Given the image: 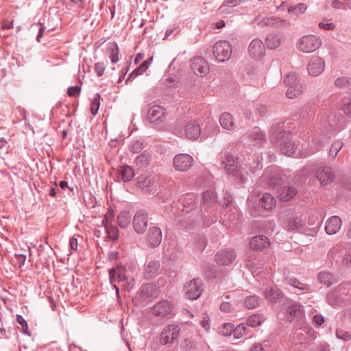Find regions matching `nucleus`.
Listing matches in <instances>:
<instances>
[{
    "label": "nucleus",
    "mask_w": 351,
    "mask_h": 351,
    "mask_svg": "<svg viewBox=\"0 0 351 351\" xmlns=\"http://www.w3.org/2000/svg\"><path fill=\"white\" fill-rule=\"evenodd\" d=\"M247 327L245 326L244 324H239L236 328L234 329V337L235 339H239L241 337H243L244 335L247 333Z\"/></svg>",
    "instance_id": "52"
},
{
    "label": "nucleus",
    "mask_w": 351,
    "mask_h": 351,
    "mask_svg": "<svg viewBox=\"0 0 351 351\" xmlns=\"http://www.w3.org/2000/svg\"><path fill=\"white\" fill-rule=\"evenodd\" d=\"M298 191L293 186H282L278 191L279 199L283 202L292 199L297 194Z\"/></svg>",
    "instance_id": "28"
},
{
    "label": "nucleus",
    "mask_w": 351,
    "mask_h": 351,
    "mask_svg": "<svg viewBox=\"0 0 351 351\" xmlns=\"http://www.w3.org/2000/svg\"><path fill=\"white\" fill-rule=\"evenodd\" d=\"M148 69V61H144L139 66L135 69L128 76L126 83L142 75Z\"/></svg>",
    "instance_id": "39"
},
{
    "label": "nucleus",
    "mask_w": 351,
    "mask_h": 351,
    "mask_svg": "<svg viewBox=\"0 0 351 351\" xmlns=\"http://www.w3.org/2000/svg\"><path fill=\"white\" fill-rule=\"evenodd\" d=\"M149 223V214L144 209H140L136 212L133 217L132 225L134 231L139 234L145 232Z\"/></svg>",
    "instance_id": "4"
},
{
    "label": "nucleus",
    "mask_w": 351,
    "mask_h": 351,
    "mask_svg": "<svg viewBox=\"0 0 351 351\" xmlns=\"http://www.w3.org/2000/svg\"><path fill=\"white\" fill-rule=\"evenodd\" d=\"M336 335L339 339H341L344 341H348L351 338V335L349 332H344L342 330H337Z\"/></svg>",
    "instance_id": "64"
},
{
    "label": "nucleus",
    "mask_w": 351,
    "mask_h": 351,
    "mask_svg": "<svg viewBox=\"0 0 351 351\" xmlns=\"http://www.w3.org/2000/svg\"><path fill=\"white\" fill-rule=\"evenodd\" d=\"M265 317L260 314H254L250 315L247 320V325L251 327H257L261 326L265 321Z\"/></svg>",
    "instance_id": "41"
},
{
    "label": "nucleus",
    "mask_w": 351,
    "mask_h": 351,
    "mask_svg": "<svg viewBox=\"0 0 351 351\" xmlns=\"http://www.w3.org/2000/svg\"><path fill=\"white\" fill-rule=\"evenodd\" d=\"M335 85L339 88L349 90L351 86V78L347 77H338L335 81Z\"/></svg>",
    "instance_id": "46"
},
{
    "label": "nucleus",
    "mask_w": 351,
    "mask_h": 351,
    "mask_svg": "<svg viewBox=\"0 0 351 351\" xmlns=\"http://www.w3.org/2000/svg\"><path fill=\"white\" fill-rule=\"evenodd\" d=\"M342 264L346 267L351 266V247L346 250V254L342 259Z\"/></svg>",
    "instance_id": "61"
},
{
    "label": "nucleus",
    "mask_w": 351,
    "mask_h": 351,
    "mask_svg": "<svg viewBox=\"0 0 351 351\" xmlns=\"http://www.w3.org/2000/svg\"><path fill=\"white\" fill-rule=\"evenodd\" d=\"M236 258V253L232 249H225L215 254V261L219 265H229Z\"/></svg>",
    "instance_id": "15"
},
{
    "label": "nucleus",
    "mask_w": 351,
    "mask_h": 351,
    "mask_svg": "<svg viewBox=\"0 0 351 351\" xmlns=\"http://www.w3.org/2000/svg\"><path fill=\"white\" fill-rule=\"evenodd\" d=\"M120 174L122 180L125 182H130L134 177V171L133 169L128 165L121 167Z\"/></svg>",
    "instance_id": "42"
},
{
    "label": "nucleus",
    "mask_w": 351,
    "mask_h": 351,
    "mask_svg": "<svg viewBox=\"0 0 351 351\" xmlns=\"http://www.w3.org/2000/svg\"><path fill=\"white\" fill-rule=\"evenodd\" d=\"M106 66L103 62H97L95 64V70L98 76H102L104 73Z\"/></svg>",
    "instance_id": "63"
},
{
    "label": "nucleus",
    "mask_w": 351,
    "mask_h": 351,
    "mask_svg": "<svg viewBox=\"0 0 351 351\" xmlns=\"http://www.w3.org/2000/svg\"><path fill=\"white\" fill-rule=\"evenodd\" d=\"M117 222L122 228H126L130 223V217L127 211L121 212L117 217Z\"/></svg>",
    "instance_id": "45"
},
{
    "label": "nucleus",
    "mask_w": 351,
    "mask_h": 351,
    "mask_svg": "<svg viewBox=\"0 0 351 351\" xmlns=\"http://www.w3.org/2000/svg\"><path fill=\"white\" fill-rule=\"evenodd\" d=\"M81 87L79 86H70L67 89V94L69 97H75L80 95Z\"/></svg>",
    "instance_id": "62"
},
{
    "label": "nucleus",
    "mask_w": 351,
    "mask_h": 351,
    "mask_svg": "<svg viewBox=\"0 0 351 351\" xmlns=\"http://www.w3.org/2000/svg\"><path fill=\"white\" fill-rule=\"evenodd\" d=\"M303 317V309L300 304L293 303L289 306L287 311V319L289 322L302 321Z\"/></svg>",
    "instance_id": "21"
},
{
    "label": "nucleus",
    "mask_w": 351,
    "mask_h": 351,
    "mask_svg": "<svg viewBox=\"0 0 351 351\" xmlns=\"http://www.w3.org/2000/svg\"><path fill=\"white\" fill-rule=\"evenodd\" d=\"M260 204L265 210H269L275 206L276 200L271 194L265 193L260 199Z\"/></svg>",
    "instance_id": "35"
},
{
    "label": "nucleus",
    "mask_w": 351,
    "mask_h": 351,
    "mask_svg": "<svg viewBox=\"0 0 351 351\" xmlns=\"http://www.w3.org/2000/svg\"><path fill=\"white\" fill-rule=\"evenodd\" d=\"M342 226V221L338 216H332L327 219L325 226V230L329 235L336 234L339 231Z\"/></svg>",
    "instance_id": "22"
},
{
    "label": "nucleus",
    "mask_w": 351,
    "mask_h": 351,
    "mask_svg": "<svg viewBox=\"0 0 351 351\" xmlns=\"http://www.w3.org/2000/svg\"><path fill=\"white\" fill-rule=\"evenodd\" d=\"M108 220L107 216H105V219L103 220V223H104L106 232L108 234V237L113 241H116L119 239V230L117 227L114 226H108L107 224L105 223Z\"/></svg>",
    "instance_id": "44"
},
{
    "label": "nucleus",
    "mask_w": 351,
    "mask_h": 351,
    "mask_svg": "<svg viewBox=\"0 0 351 351\" xmlns=\"http://www.w3.org/2000/svg\"><path fill=\"white\" fill-rule=\"evenodd\" d=\"M16 320L21 326V332L30 337L31 332L28 329V325L26 320L21 315H16Z\"/></svg>",
    "instance_id": "51"
},
{
    "label": "nucleus",
    "mask_w": 351,
    "mask_h": 351,
    "mask_svg": "<svg viewBox=\"0 0 351 351\" xmlns=\"http://www.w3.org/2000/svg\"><path fill=\"white\" fill-rule=\"evenodd\" d=\"M248 52L251 58L260 60L265 55V47L259 38H254L251 41L248 47Z\"/></svg>",
    "instance_id": "11"
},
{
    "label": "nucleus",
    "mask_w": 351,
    "mask_h": 351,
    "mask_svg": "<svg viewBox=\"0 0 351 351\" xmlns=\"http://www.w3.org/2000/svg\"><path fill=\"white\" fill-rule=\"evenodd\" d=\"M137 186L142 189H148L150 186V180L145 177L140 176L138 178Z\"/></svg>",
    "instance_id": "58"
},
{
    "label": "nucleus",
    "mask_w": 351,
    "mask_h": 351,
    "mask_svg": "<svg viewBox=\"0 0 351 351\" xmlns=\"http://www.w3.org/2000/svg\"><path fill=\"white\" fill-rule=\"evenodd\" d=\"M125 269L122 266H117L115 268L110 270V282L113 283L115 281L124 282L127 278L125 276Z\"/></svg>",
    "instance_id": "29"
},
{
    "label": "nucleus",
    "mask_w": 351,
    "mask_h": 351,
    "mask_svg": "<svg viewBox=\"0 0 351 351\" xmlns=\"http://www.w3.org/2000/svg\"><path fill=\"white\" fill-rule=\"evenodd\" d=\"M285 84L289 87L291 85L298 83L299 82L297 80V75L295 73H289L284 80Z\"/></svg>",
    "instance_id": "59"
},
{
    "label": "nucleus",
    "mask_w": 351,
    "mask_h": 351,
    "mask_svg": "<svg viewBox=\"0 0 351 351\" xmlns=\"http://www.w3.org/2000/svg\"><path fill=\"white\" fill-rule=\"evenodd\" d=\"M337 119L339 121L336 114L324 115L320 118L321 126L327 133L337 132L342 129V127L339 125Z\"/></svg>",
    "instance_id": "10"
},
{
    "label": "nucleus",
    "mask_w": 351,
    "mask_h": 351,
    "mask_svg": "<svg viewBox=\"0 0 351 351\" xmlns=\"http://www.w3.org/2000/svg\"><path fill=\"white\" fill-rule=\"evenodd\" d=\"M245 1L246 0H226L223 5L220 7V9H222L226 6L234 8L242 3H244Z\"/></svg>",
    "instance_id": "60"
},
{
    "label": "nucleus",
    "mask_w": 351,
    "mask_h": 351,
    "mask_svg": "<svg viewBox=\"0 0 351 351\" xmlns=\"http://www.w3.org/2000/svg\"><path fill=\"white\" fill-rule=\"evenodd\" d=\"M341 288H338L331 291L327 294L326 298L328 304L332 306H339L341 304L343 300L341 297Z\"/></svg>",
    "instance_id": "32"
},
{
    "label": "nucleus",
    "mask_w": 351,
    "mask_h": 351,
    "mask_svg": "<svg viewBox=\"0 0 351 351\" xmlns=\"http://www.w3.org/2000/svg\"><path fill=\"white\" fill-rule=\"evenodd\" d=\"M193 162V159L190 155L180 154L174 157L173 165L178 171H186L191 167Z\"/></svg>",
    "instance_id": "12"
},
{
    "label": "nucleus",
    "mask_w": 351,
    "mask_h": 351,
    "mask_svg": "<svg viewBox=\"0 0 351 351\" xmlns=\"http://www.w3.org/2000/svg\"><path fill=\"white\" fill-rule=\"evenodd\" d=\"M109 45V50L110 51V60L112 63H116L119 61V49L118 45L115 43H110Z\"/></svg>",
    "instance_id": "47"
},
{
    "label": "nucleus",
    "mask_w": 351,
    "mask_h": 351,
    "mask_svg": "<svg viewBox=\"0 0 351 351\" xmlns=\"http://www.w3.org/2000/svg\"><path fill=\"white\" fill-rule=\"evenodd\" d=\"M100 106V95L97 93L91 102L90 112L93 115L98 112Z\"/></svg>",
    "instance_id": "53"
},
{
    "label": "nucleus",
    "mask_w": 351,
    "mask_h": 351,
    "mask_svg": "<svg viewBox=\"0 0 351 351\" xmlns=\"http://www.w3.org/2000/svg\"><path fill=\"white\" fill-rule=\"evenodd\" d=\"M162 233L161 229L156 226H152L147 230L145 240L149 247L152 248L158 247L162 241Z\"/></svg>",
    "instance_id": "8"
},
{
    "label": "nucleus",
    "mask_w": 351,
    "mask_h": 351,
    "mask_svg": "<svg viewBox=\"0 0 351 351\" xmlns=\"http://www.w3.org/2000/svg\"><path fill=\"white\" fill-rule=\"evenodd\" d=\"M231 53V45L226 40H219L213 46V54L219 62H224L228 60Z\"/></svg>",
    "instance_id": "5"
},
{
    "label": "nucleus",
    "mask_w": 351,
    "mask_h": 351,
    "mask_svg": "<svg viewBox=\"0 0 351 351\" xmlns=\"http://www.w3.org/2000/svg\"><path fill=\"white\" fill-rule=\"evenodd\" d=\"M261 302V298L256 295H249L245 299V306L249 309H254L258 307Z\"/></svg>",
    "instance_id": "40"
},
{
    "label": "nucleus",
    "mask_w": 351,
    "mask_h": 351,
    "mask_svg": "<svg viewBox=\"0 0 351 351\" xmlns=\"http://www.w3.org/2000/svg\"><path fill=\"white\" fill-rule=\"evenodd\" d=\"M234 326L231 323H226L221 328L220 333L225 337H228L234 333Z\"/></svg>",
    "instance_id": "54"
},
{
    "label": "nucleus",
    "mask_w": 351,
    "mask_h": 351,
    "mask_svg": "<svg viewBox=\"0 0 351 351\" xmlns=\"http://www.w3.org/2000/svg\"><path fill=\"white\" fill-rule=\"evenodd\" d=\"M306 8H307V7L305 4L299 3L295 6L289 7L288 9V12L290 14L299 16V15L303 14L306 11Z\"/></svg>",
    "instance_id": "49"
},
{
    "label": "nucleus",
    "mask_w": 351,
    "mask_h": 351,
    "mask_svg": "<svg viewBox=\"0 0 351 351\" xmlns=\"http://www.w3.org/2000/svg\"><path fill=\"white\" fill-rule=\"evenodd\" d=\"M271 141H275L279 146L281 153L291 156L295 153L296 147L292 141V134L290 132L282 129V126L278 124L272 125L270 129Z\"/></svg>",
    "instance_id": "1"
},
{
    "label": "nucleus",
    "mask_w": 351,
    "mask_h": 351,
    "mask_svg": "<svg viewBox=\"0 0 351 351\" xmlns=\"http://www.w3.org/2000/svg\"><path fill=\"white\" fill-rule=\"evenodd\" d=\"M343 146V143L337 141L334 142L329 150V155L332 157V158H335L337 154V153L339 152V150L341 149Z\"/></svg>",
    "instance_id": "55"
},
{
    "label": "nucleus",
    "mask_w": 351,
    "mask_h": 351,
    "mask_svg": "<svg viewBox=\"0 0 351 351\" xmlns=\"http://www.w3.org/2000/svg\"><path fill=\"white\" fill-rule=\"evenodd\" d=\"M216 197L215 193L212 191H206L202 194V199L204 204H212Z\"/></svg>",
    "instance_id": "57"
},
{
    "label": "nucleus",
    "mask_w": 351,
    "mask_h": 351,
    "mask_svg": "<svg viewBox=\"0 0 351 351\" xmlns=\"http://www.w3.org/2000/svg\"><path fill=\"white\" fill-rule=\"evenodd\" d=\"M219 122L221 127L225 130H232L235 128L233 117L232 114L228 112H223L220 116Z\"/></svg>",
    "instance_id": "34"
},
{
    "label": "nucleus",
    "mask_w": 351,
    "mask_h": 351,
    "mask_svg": "<svg viewBox=\"0 0 351 351\" xmlns=\"http://www.w3.org/2000/svg\"><path fill=\"white\" fill-rule=\"evenodd\" d=\"M265 298L271 302L275 303L282 298V291L276 286L267 287L264 291Z\"/></svg>",
    "instance_id": "27"
},
{
    "label": "nucleus",
    "mask_w": 351,
    "mask_h": 351,
    "mask_svg": "<svg viewBox=\"0 0 351 351\" xmlns=\"http://www.w3.org/2000/svg\"><path fill=\"white\" fill-rule=\"evenodd\" d=\"M255 254H252V252H250V254L247 255V257L245 258V262L247 267L252 271V274L255 273L256 270L263 265V264L257 261L255 258Z\"/></svg>",
    "instance_id": "36"
},
{
    "label": "nucleus",
    "mask_w": 351,
    "mask_h": 351,
    "mask_svg": "<svg viewBox=\"0 0 351 351\" xmlns=\"http://www.w3.org/2000/svg\"><path fill=\"white\" fill-rule=\"evenodd\" d=\"M180 332V328L176 324H170L165 326L160 336V342L162 345L173 343L178 339Z\"/></svg>",
    "instance_id": "6"
},
{
    "label": "nucleus",
    "mask_w": 351,
    "mask_h": 351,
    "mask_svg": "<svg viewBox=\"0 0 351 351\" xmlns=\"http://www.w3.org/2000/svg\"><path fill=\"white\" fill-rule=\"evenodd\" d=\"M224 157L225 158L222 160L221 163L223 165V167L226 173L228 174L236 176V173L238 172L239 158L234 156L230 152H227L224 153Z\"/></svg>",
    "instance_id": "13"
},
{
    "label": "nucleus",
    "mask_w": 351,
    "mask_h": 351,
    "mask_svg": "<svg viewBox=\"0 0 351 351\" xmlns=\"http://www.w3.org/2000/svg\"><path fill=\"white\" fill-rule=\"evenodd\" d=\"M196 197L193 194L188 195L180 199L182 204V211L184 213H189L197 207V202L195 201Z\"/></svg>",
    "instance_id": "30"
},
{
    "label": "nucleus",
    "mask_w": 351,
    "mask_h": 351,
    "mask_svg": "<svg viewBox=\"0 0 351 351\" xmlns=\"http://www.w3.org/2000/svg\"><path fill=\"white\" fill-rule=\"evenodd\" d=\"M173 311L172 304L167 300H162L156 304L152 308V313L156 317H165Z\"/></svg>",
    "instance_id": "17"
},
{
    "label": "nucleus",
    "mask_w": 351,
    "mask_h": 351,
    "mask_svg": "<svg viewBox=\"0 0 351 351\" xmlns=\"http://www.w3.org/2000/svg\"><path fill=\"white\" fill-rule=\"evenodd\" d=\"M316 178L322 185H326L333 181L335 173L331 167L324 166L317 170Z\"/></svg>",
    "instance_id": "18"
},
{
    "label": "nucleus",
    "mask_w": 351,
    "mask_h": 351,
    "mask_svg": "<svg viewBox=\"0 0 351 351\" xmlns=\"http://www.w3.org/2000/svg\"><path fill=\"white\" fill-rule=\"evenodd\" d=\"M147 117L151 123L158 125L165 118V109L158 105L154 106L148 110Z\"/></svg>",
    "instance_id": "14"
},
{
    "label": "nucleus",
    "mask_w": 351,
    "mask_h": 351,
    "mask_svg": "<svg viewBox=\"0 0 351 351\" xmlns=\"http://www.w3.org/2000/svg\"><path fill=\"white\" fill-rule=\"evenodd\" d=\"M302 92V85L300 82H298V83L294 84L293 85H291L288 88V89L286 92V95H287V97H289L290 99H293V98H295V97H298V95H300Z\"/></svg>",
    "instance_id": "37"
},
{
    "label": "nucleus",
    "mask_w": 351,
    "mask_h": 351,
    "mask_svg": "<svg viewBox=\"0 0 351 351\" xmlns=\"http://www.w3.org/2000/svg\"><path fill=\"white\" fill-rule=\"evenodd\" d=\"M143 148V143L140 140L132 142L130 145V151L135 154L141 152Z\"/></svg>",
    "instance_id": "56"
},
{
    "label": "nucleus",
    "mask_w": 351,
    "mask_h": 351,
    "mask_svg": "<svg viewBox=\"0 0 351 351\" xmlns=\"http://www.w3.org/2000/svg\"><path fill=\"white\" fill-rule=\"evenodd\" d=\"M254 22L261 27H270L274 28H282L289 27L290 25V22L289 21L275 16L267 17L259 15L254 19Z\"/></svg>",
    "instance_id": "3"
},
{
    "label": "nucleus",
    "mask_w": 351,
    "mask_h": 351,
    "mask_svg": "<svg viewBox=\"0 0 351 351\" xmlns=\"http://www.w3.org/2000/svg\"><path fill=\"white\" fill-rule=\"evenodd\" d=\"M317 278L319 282L328 286L332 283V275L327 271H321L318 274Z\"/></svg>",
    "instance_id": "50"
},
{
    "label": "nucleus",
    "mask_w": 351,
    "mask_h": 351,
    "mask_svg": "<svg viewBox=\"0 0 351 351\" xmlns=\"http://www.w3.org/2000/svg\"><path fill=\"white\" fill-rule=\"evenodd\" d=\"M160 264L158 261H151L145 265L144 269L145 278L152 279L159 274Z\"/></svg>",
    "instance_id": "26"
},
{
    "label": "nucleus",
    "mask_w": 351,
    "mask_h": 351,
    "mask_svg": "<svg viewBox=\"0 0 351 351\" xmlns=\"http://www.w3.org/2000/svg\"><path fill=\"white\" fill-rule=\"evenodd\" d=\"M203 284L200 278L192 280L187 286H185V294L190 300L199 298L203 291Z\"/></svg>",
    "instance_id": "9"
},
{
    "label": "nucleus",
    "mask_w": 351,
    "mask_h": 351,
    "mask_svg": "<svg viewBox=\"0 0 351 351\" xmlns=\"http://www.w3.org/2000/svg\"><path fill=\"white\" fill-rule=\"evenodd\" d=\"M282 42V36L278 33L268 34L265 38V45L268 49H276Z\"/></svg>",
    "instance_id": "31"
},
{
    "label": "nucleus",
    "mask_w": 351,
    "mask_h": 351,
    "mask_svg": "<svg viewBox=\"0 0 351 351\" xmlns=\"http://www.w3.org/2000/svg\"><path fill=\"white\" fill-rule=\"evenodd\" d=\"M262 178L266 182L267 187L271 189H274L282 182V179L276 167H269L264 173Z\"/></svg>",
    "instance_id": "7"
},
{
    "label": "nucleus",
    "mask_w": 351,
    "mask_h": 351,
    "mask_svg": "<svg viewBox=\"0 0 351 351\" xmlns=\"http://www.w3.org/2000/svg\"><path fill=\"white\" fill-rule=\"evenodd\" d=\"M322 45V40L315 35L302 36L297 43L298 49L303 53H311L316 51Z\"/></svg>",
    "instance_id": "2"
},
{
    "label": "nucleus",
    "mask_w": 351,
    "mask_h": 351,
    "mask_svg": "<svg viewBox=\"0 0 351 351\" xmlns=\"http://www.w3.org/2000/svg\"><path fill=\"white\" fill-rule=\"evenodd\" d=\"M191 70L196 75H206L209 71V66L206 60L201 57H195L192 60Z\"/></svg>",
    "instance_id": "19"
},
{
    "label": "nucleus",
    "mask_w": 351,
    "mask_h": 351,
    "mask_svg": "<svg viewBox=\"0 0 351 351\" xmlns=\"http://www.w3.org/2000/svg\"><path fill=\"white\" fill-rule=\"evenodd\" d=\"M201 134V128L199 125L191 121L186 123L185 126V134L189 139H197Z\"/></svg>",
    "instance_id": "24"
},
{
    "label": "nucleus",
    "mask_w": 351,
    "mask_h": 351,
    "mask_svg": "<svg viewBox=\"0 0 351 351\" xmlns=\"http://www.w3.org/2000/svg\"><path fill=\"white\" fill-rule=\"evenodd\" d=\"M158 294V291L157 286L150 283L143 285L140 291L141 297L145 300L156 298Z\"/></svg>",
    "instance_id": "25"
},
{
    "label": "nucleus",
    "mask_w": 351,
    "mask_h": 351,
    "mask_svg": "<svg viewBox=\"0 0 351 351\" xmlns=\"http://www.w3.org/2000/svg\"><path fill=\"white\" fill-rule=\"evenodd\" d=\"M332 6L335 9L351 10V0H334Z\"/></svg>",
    "instance_id": "48"
},
{
    "label": "nucleus",
    "mask_w": 351,
    "mask_h": 351,
    "mask_svg": "<svg viewBox=\"0 0 351 351\" xmlns=\"http://www.w3.org/2000/svg\"><path fill=\"white\" fill-rule=\"evenodd\" d=\"M287 228L289 231L302 232L304 230V223L298 217H291L288 220Z\"/></svg>",
    "instance_id": "33"
},
{
    "label": "nucleus",
    "mask_w": 351,
    "mask_h": 351,
    "mask_svg": "<svg viewBox=\"0 0 351 351\" xmlns=\"http://www.w3.org/2000/svg\"><path fill=\"white\" fill-rule=\"evenodd\" d=\"M269 241L266 236L260 235L254 237L250 242L252 250L262 251L269 245Z\"/></svg>",
    "instance_id": "23"
},
{
    "label": "nucleus",
    "mask_w": 351,
    "mask_h": 351,
    "mask_svg": "<svg viewBox=\"0 0 351 351\" xmlns=\"http://www.w3.org/2000/svg\"><path fill=\"white\" fill-rule=\"evenodd\" d=\"M288 284L300 291H304L307 292L311 291V286L309 285L302 282L295 278H289Z\"/></svg>",
    "instance_id": "38"
},
{
    "label": "nucleus",
    "mask_w": 351,
    "mask_h": 351,
    "mask_svg": "<svg viewBox=\"0 0 351 351\" xmlns=\"http://www.w3.org/2000/svg\"><path fill=\"white\" fill-rule=\"evenodd\" d=\"M324 67V61L321 58L315 56L309 61L307 69L309 75L317 76L323 72Z\"/></svg>",
    "instance_id": "20"
},
{
    "label": "nucleus",
    "mask_w": 351,
    "mask_h": 351,
    "mask_svg": "<svg viewBox=\"0 0 351 351\" xmlns=\"http://www.w3.org/2000/svg\"><path fill=\"white\" fill-rule=\"evenodd\" d=\"M243 141L249 145H256L265 141V134L259 128H254L251 131L245 134L243 136Z\"/></svg>",
    "instance_id": "16"
},
{
    "label": "nucleus",
    "mask_w": 351,
    "mask_h": 351,
    "mask_svg": "<svg viewBox=\"0 0 351 351\" xmlns=\"http://www.w3.org/2000/svg\"><path fill=\"white\" fill-rule=\"evenodd\" d=\"M151 155L147 152H143L136 158V163L139 167H147L149 165Z\"/></svg>",
    "instance_id": "43"
}]
</instances>
